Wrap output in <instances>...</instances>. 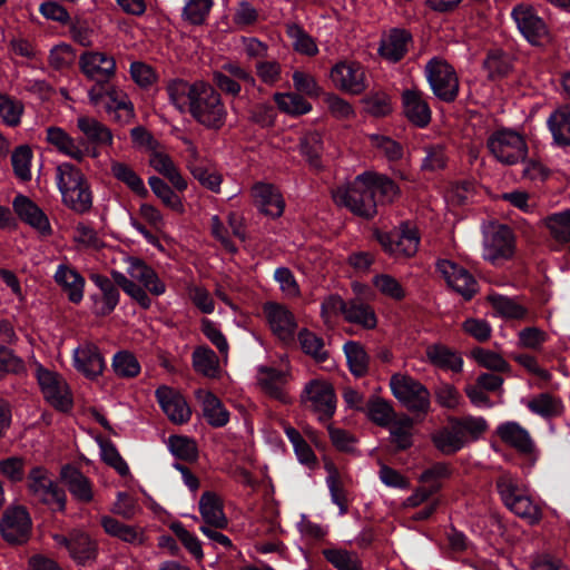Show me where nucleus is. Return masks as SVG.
Masks as SVG:
<instances>
[{"label":"nucleus","mask_w":570,"mask_h":570,"mask_svg":"<svg viewBox=\"0 0 570 570\" xmlns=\"http://www.w3.org/2000/svg\"><path fill=\"white\" fill-rule=\"evenodd\" d=\"M124 263L125 273L112 269L110 272L112 279L140 307L149 308L151 306L149 294L153 296L165 294L167 288L165 282L139 257L126 256Z\"/></svg>","instance_id":"f257e3e1"},{"label":"nucleus","mask_w":570,"mask_h":570,"mask_svg":"<svg viewBox=\"0 0 570 570\" xmlns=\"http://www.w3.org/2000/svg\"><path fill=\"white\" fill-rule=\"evenodd\" d=\"M56 183L62 203L77 213L88 212L92 206L89 184L81 170L63 161L56 167Z\"/></svg>","instance_id":"f03ea898"},{"label":"nucleus","mask_w":570,"mask_h":570,"mask_svg":"<svg viewBox=\"0 0 570 570\" xmlns=\"http://www.w3.org/2000/svg\"><path fill=\"white\" fill-rule=\"evenodd\" d=\"M370 171L357 175L352 183L338 186L332 191L336 205L346 207L353 214L371 218L376 214V199L368 184Z\"/></svg>","instance_id":"7ed1b4c3"},{"label":"nucleus","mask_w":570,"mask_h":570,"mask_svg":"<svg viewBox=\"0 0 570 570\" xmlns=\"http://www.w3.org/2000/svg\"><path fill=\"white\" fill-rule=\"evenodd\" d=\"M188 112L198 124L214 130L220 129L227 118V110L220 95L206 82L200 86V91Z\"/></svg>","instance_id":"20e7f679"},{"label":"nucleus","mask_w":570,"mask_h":570,"mask_svg":"<svg viewBox=\"0 0 570 570\" xmlns=\"http://www.w3.org/2000/svg\"><path fill=\"white\" fill-rule=\"evenodd\" d=\"M491 155L502 165L512 166L525 159L528 146L522 135L511 129H500L488 138Z\"/></svg>","instance_id":"39448f33"},{"label":"nucleus","mask_w":570,"mask_h":570,"mask_svg":"<svg viewBox=\"0 0 570 570\" xmlns=\"http://www.w3.org/2000/svg\"><path fill=\"white\" fill-rule=\"evenodd\" d=\"M393 396L412 412L428 413L431 406L429 390L410 375L393 374L390 379Z\"/></svg>","instance_id":"423d86ee"},{"label":"nucleus","mask_w":570,"mask_h":570,"mask_svg":"<svg viewBox=\"0 0 570 570\" xmlns=\"http://www.w3.org/2000/svg\"><path fill=\"white\" fill-rule=\"evenodd\" d=\"M425 77L431 90L442 101L452 102L459 94V79L455 70L446 61L431 59L425 66Z\"/></svg>","instance_id":"0eeeda50"},{"label":"nucleus","mask_w":570,"mask_h":570,"mask_svg":"<svg viewBox=\"0 0 570 570\" xmlns=\"http://www.w3.org/2000/svg\"><path fill=\"white\" fill-rule=\"evenodd\" d=\"M302 403L320 422L326 423L335 413L336 397L333 386L324 380L309 381L302 393Z\"/></svg>","instance_id":"6e6552de"},{"label":"nucleus","mask_w":570,"mask_h":570,"mask_svg":"<svg viewBox=\"0 0 570 570\" xmlns=\"http://www.w3.org/2000/svg\"><path fill=\"white\" fill-rule=\"evenodd\" d=\"M514 236L505 225H492L483 236L482 257L492 265H500L514 254Z\"/></svg>","instance_id":"1a4fd4ad"},{"label":"nucleus","mask_w":570,"mask_h":570,"mask_svg":"<svg viewBox=\"0 0 570 570\" xmlns=\"http://www.w3.org/2000/svg\"><path fill=\"white\" fill-rule=\"evenodd\" d=\"M28 489L30 493L53 510L63 511L66 494L51 479L47 469L35 466L28 474Z\"/></svg>","instance_id":"9d476101"},{"label":"nucleus","mask_w":570,"mask_h":570,"mask_svg":"<svg viewBox=\"0 0 570 570\" xmlns=\"http://www.w3.org/2000/svg\"><path fill=\"white\" fill-rule=\"evenodd\" d=\"M375 236L384 250L395 258L412 257L419 249V233L409 224H402L392 233L376 232Z\"/></svg>","instance_id":"9b49d317"},{"label":"nucleus","mask_w":570,"mask_h":570,"mask_svg":"<svg viewBox=\"0 0 570 570\" xmlns=\"http://www.w3.org/2000/svg\"><path fill=\"white\" fill-rule=\"evenodd\" d=\"M36 375L47 402L60 411H67L71 407V393L61 375L45 368L40 364L37 366Z\"/></svg>","instance_id":"f8f14e48"},{"label":"nucleus","mask_w":570,"mask_h":570,"mask_svg":"<svg viewBox=\"0 0 570 570\" xmlns=\"http://www.w3.org/2000/svg\"><path fill=\"white\" fill-rule=\"evenodd\" d=\"M330 78L335 88L351 95H360L367 88L365 68L357 61L337 62L332 67Z\"/></svg>","instance_id":"ddd939ff"},{"label":"nucleus","mask_w":570,"mask_h":570,"mask_svg":"<svg viewBox=\"0 0 570 570\" xmlns=\"http://www.w3.org/2000/svg\"><path fill=\"white\" fill-rule=\"evenodd\" d=\"M52 539L58 548H65L78 564L86 566L97 558V543L86 532L72 530L68 535L55 533Z\"/></svg>","instance_id":"4468645a"},{"label":"nucleus","mask_w":570,"mask_h":570,"mask_svg":"<svg viewBox=\"0 0 570 570\" xmlns=\"http://www.w3.org/2000/svg\"><path fill=\"white\" fill-rule=\"evenodd\" d=\"M497 435L500 440L514 449L521 455L535 462L539 458V451L530 432L515 421H507L497 426Z\"/></svg>","instance_id":"2eb2a0df"},{"label":"nucleus","mask_w":570,"mask_h":570,"mask_svg":"<svg viewBox=\"0 0 570 570\" xmlns=\"http://www.w3.org/2000/svg\"><path fill=\"white\" fill-rule=\"evenodd\" d=\"M436 269L443 276L448 286L465 301H470L478 293L479 284L476 279L459 264L449 259H441L436 264Z\"/></svg>","instance_id":"dca6fc26"},{"label":"nucleus","mask_w":570,"mask_h":570,"mask_svg":"<svg viewBox=\"0 0 570 570\" xmlns=\"http://www.w3.org/2000/svg\"><path fill=\"white\" fill-rule=\"evenodd\" d=\"M511 14L518 29L531 45L542 46L549 42L550 37L547 24L533 8L520 4L512 10Z\"/></svg>","instance_id":"f3484780"},{"label":"nucleus","mask_w":570,"mask_h":570,"mask_svg":"<svg viewBox=\"0 0 570 570\" xmlns=\"http://www.w3.org/2000/svg\"><path fill=\"white\" fill-rule=\"evenodd\" d=\"M263 309L272 333L285 344L293 343L298 326L293 312L274 302L266 303Z\"/></svg>","instance_id":"a211bd4d"},{"label":"nucleus","mask_w":570,"mask_h":570,"mask_svg":"<svg viewBox=\"0 0 570 570\" xmlns=\"http://www.w3.org/2000/svg\"><path fill=\"white\" fill-rule=\"evenodd\" d=\"M46 141L59 154L81 163L90 151L83 138L71 136L66 129L58 126L46 128Z\"/></svg>","instance_id":"6ab92c4d"},{"label":"nucleus","mask_w":570,"mask_h":570,"mask_svg":"<svg viewBox=\"0 0 570 570\" xmlns=\"http://www.w3.org/2000/svg\"><path fill=\"white\" fill-rule=\"evenodd\" d=\"M79 67L88 79L96 82H108L116 75L115 58L102 51H85L79 57Z\"/></svg>","instance_id":"aec40b11"},{"label":"nucleus","mask_w":570,"mask_h":570,"mask_svg":"<svg viewBox=\"0 0 570 570\" xmlns=\"http://www.w3.org/2000/svg\"><path fill=\"white\" fill-rule=\"evenodd\" d=\"M76 127L81 132L87 146L90 148L89 155L92 158L98 157L97 147H111L114 145V135L111 129L95 117L80 115L76 119Z\"/></svg>","instance_id":"412c9836"},{"label":"nucleus","mask_w":570,"mask_h":570,"mask_svg":"<svg viewBox=\"0 0 570 570\" xmlns=\"http://www.w3.org/2000/svg\"><path fill=\"white\" fill-rule=\"evenodd\" d=\"M291 374L287 370L261 365L257 367L256 381L259 389L269 397L283 403L289 402L287 386Z\"/></svg>","instance_id":"4be33fe9"},{"label":"nucleus","mask_w":570,"mask_h":570,"mask_svg":"<svg viewBox=\"0 0 570 570\" xmlns=\"http://www.w3.org/2000/svg\"><path fill=\"white\" fill-rule=\"evenodd\" d=\"M90 281L100 291L99 294L90 296L92 302L91 312L96 316H107L114 312L120 301V293L117 284L111 278L101 274H91Z\"/></svg>","instance_id":"5701e85b"},{"label":"nucleus","mask_w":570,"mask_h":570,"mask_svg":"<svg viewBox=\"0 0 570 570\" xmlns=\"http://www.w3.org/2000/svg\"><path fill=\"white\" fill-rule=\"evenodd\" d=\"M2 537L9 543H23L31 530V519L21 507L8 509L0 522Z\"/></svg>","instance_id":"b1692460"},{"label":"nucleus","mask_w":570,"mask_h":570,"mask_svg":"<svg viewBox=\"0 0 570 570\" xmlns=\"http://www.w3.org/2000/svg\"><path fill=\"white\" fill-rule=\"evenodd\" d=\"M155 394L160 407L171 422L183 424L190 419L191 411L179 392L163 385L156 390Z\"/></svg>","instance_id":"393cba45"},{"label":"nucleus","mask_w":570,"mask_h":570,"mask_svg":"<svg viewBox=\"0 0 570 570\" xmlns=\"http://www.w3.org/2000/svg\"><path fill=\"white\" fill-rule=\"evenodd\" d=\"M73 366L86 377L94 380L102 374L106 363L97 345L83 343L73 351Z\"/></svg>","instance_id":"a878e982"},{"label":"nucleus","mask_w":570,"mask_h":570,"mask_svg":"<svg viewBox=\"0 0 570 570\" xmlns=\"http://www.w3.org/2000/svg\"><path fill=\"white\" fill-rule=\"evenodd\" d=\"M403 112L406 119L419 128L426 127L431 121L432 111L417 89H406L402 94Z\"/></svg>","instance_id":"bb28decb"},{"label":"nucleus","mask_w":570,"mask_h":570,"mask_svg":"<svg viewBox=\"0 0 570 570\" xmlns=\"http://www.w3.org/2000/svg\"><path fill=\"white\" fill-rule=\"evenodd\" d=\"M250 193L255 205L262 213L273 218L282 216L285 203L279 191L272 184L256 183L253 185Z\"/></svg>","instance_id":"cd10ccee"},{"label":"nucleus","mask_w":570,"mask_h":570,"mask_svg":"<svg viewBox=\"0 0 570 570\" xmlns=\"http://www.w3.org/2000/svg\"><path fill=\"white\" fill-rule=\"evenodd\" d=\"M13 209L19 218L43 235L51 233L48 217L42 209L24 195H18L12 202Z\"/></svg>","instance_id":"c85d7f7f"},{"label":"nucleus","mask_w":570,"mask_h":570,"mask_svg":"<svg viewBox=\"0 0 570 570\" xmlns=\"http://www.w3.org/2000/svg\"><path fill=\"white\" fill-rule=\"evenodd\" d=\"M204 81L188 82L183 79H173L168 81L166 91L170 104L180 112L190 110L194 99L200 91Z\"/></svg>","instance_id":"c756f323"},{"label":"nucleus","mask_w":570,"mask_h":570,"mask_svg":"<svg viewBox=\"0 0 570 570\" xmlns=\"http://www.w3.org/2000/svg\"><path fill=\"white\" fill-rule=\"evenodd\" d=\"M195 396L202 405L206 421L212 426L222 428L228 423L229 412L214 393L199 389L195 392Z\"/></svg>","instance_id":"7c9ffc66"},{"label":"nucleus","mask_w":570,"mask_h":570,"mask_svg":"<svg viewBox=\"0 0 570 570\" xmlns=\"http://www.w3.org/2000/svg\"><path fill=\"white\" fill-rule=\"evenodd\" d=\"M198 509L204 525H210L215 529H225L228 524L227 517L224 512L223 502L219 497L210 491H206L200 495Z\"/></svg>","instance_id":"2f4dec72"},{"label":"nucleus","mask_w":570,"mask_h":570,"mask_svg":"<svg viewBox=\"0 0 570 570\" xmlns=\"http://www.w3.org/2000/svg\"><path fill=\"white\" fill-rule=\"evenodd\" d=\"M104 107L106 112L120 124L130 122L135 116L134 106L126 92L114 86H108Z\"/></svg>","instance_id":"473e14b6"},{"label":"nucleus","mask_w":570,"mask_h":570,"mask_svg":"<svg viewBox=\"0 0 570 570\" xmlns=\"http://www.w3.org/2000/svg\"><path fill=\"white\" fill-rule=\"evenodd\" d=\"M53 278L67 293L70 302H81L83 298L85 278L76 269L67 264H60Z\"/></svg>","instance_id":"72a5a7b5"},{"label":"nucleus","mask_w":570,"mask_h":570,"mask_svg":"<svg viewBox=\"0 0 570 570\" xmlns=\"http://www.w3.org/2000/svg\"><path fill=\"white\" fill-rule=\"evenodd\" d=\"M411 35L403 29H393L381 40L380 55L389 61L396 62L407 51Z\"/></svg>","instance_id":"f704fd0d"},{"label":"nucleus","mask_w":570,"mask_h":570,"mask_svg":"<svg viewBox=\"0 0 570 570\" xmlns=\"http://www.w3.org/2000/svg\"><path fill=\"white\" fill-rule=\"evenodd\" d=\"M149 165L160 175L166 177L175 189L184 191L188 187L187 179L181 175L171 157L165 153L154 151L149 158Z\"/></svg>","instance_id":"c9c22d12"},{"label":"nucleus","mask_w":570,"mask_h":570,"mask_svg":"<svg viewBox=\"0 0 570 570\" xmlns=\"http://www.w3.org/2000/svg\"><path fill=\"white\" fill-rule=\"evenodd\" d=\"M100 523L107 534L126 543L141 546L145 542V533L140 528L125 524L109 515H104Z\"/></svg>","instance_id":"e433bc0d"},{"label":"nucleus","mask_w":570,"mask_h":570,"mask_svg":"<svg viewBox=\"0 0 570 570\" xmlns=\"http://www.w3.org/2000/svg\"><path fill=\"white\" fill-rule=\"evenodd\" d=\"M61 479L71 495L81 502H90L94 498L92 485L87 476L72 466L61 470Z\"/></svg>","instance_id":"4c0bfd02"},{"label":"nucleus","mask_w":570,"mask_h":570,"mask_svg":"<svg viewBox=\"0 0 570 570\" xmlns=\"http://www.w3.org/2000/svg\"><path fill=\"white\" fill-rule=\"evenodd\" d=\"M344 320L365 330H372L377 325L374 308L358 298L347 301Z\"/></svg>","instance_id":"58836bf2"},{"label":"nucleus","mask_w":570,"mask_h":570,"mask_svg":"<svg viewBox=\"0 0 570 570\" xmlns=\"http://www.w3.org/2000/svg\"><path fill=\"white\" fill-rule=\"evenodd\" d=\"M495 484L502 502L510 511L528 494L519 479L509 472L500 474Z\"/></svg>","instance_id":"ea45409f"},{"label":"nucleus","mask_w":570,"mask_h":570,"mask_svg":"<svg viewBox=\"0 0 570 570\" xmlns=\"http://www.w3.org/2000/svg\"><path fill=\"white\" fill-rule=\"evenodd\" d=\"M488 301L500 317L517 321L530 320L528 308L514 298L493 293L488 296Z\"/></svg>","instance_id":"a19ab883"},{"label":"nucleus","mask_w":570,"mask_h":570,"mask_svg":"<svg viewBox=\"0 0 570 570\" xmlns=\"http://www.w3.org/2000/svg\"><path fill=\"white\" fill-rule=\"evenodd\" d=\"M549 130L556 144L570 146V106L556 109L547 120Z\"/></svg>","instance_id":"79ce46f5"},{"label":"nucleus","mask_w":570,"mask_h":570,"mask_svg":"<svg viewBox=\"0 0 570 570\" xmlns=\"http://www.w3.org/2000/svg\"><path fill=\"white\" fill-rule=\"evenodd\" d=\"M432 441L435 448L444 454H453L460 451L466 443L462 431L455 426L454 420L451 421L450 428L436 431L432 436Z\"/></svg>","instance_id":"37998d69"},{"label":"nucleus","mask_w":570,"mask_h":570,"mask_svg":"<svg viewBox=\"0 0 570 570\" xmlns=\"http://www.w3.org/2000/svg\"><path fill=\"white\" fill-rule=\"evenodd\" d=\"M110 170L114 177L125 184L132 193L140 197L148 196V189L142 178L129 165L111 160Z\"/></svg>","instance_id":"c03bdc74"},{"label":"nucleus","mask_w":570,"mask_h":570,"mask_svg":"<svg viewBox=\"0 0 570 570\" xmlns=\"http://www.w3.org/2000/svg\"><path fill=\"white\" fill-rule=\"evenodd\" d=\"M193 366L197 373L215 379L219 375V360L216 353L207 346H198L191 355Z\"/></svg>","instance_id":"a18cd8bd"},{"label":"nucleus","mask_w":570,"mask_h":570,"mask_svg":"<svg viewBox=\"0 0 570 570\" xmlns=\"http://www.w3.org/2000/svg\"><path fill=\"white\" fill-rule=\"evenodd\" d=\"M524 404L533 414L542 417H554L563 411L562 401L550 393L538 394Z\"/></svg>","instance_id":"49530a36"},{"label":"nucleus","mask_w":570,"mask_h":570,"mask_svg":"<svg viewBox=\"0 0 570 570\" xmlns=\"http://www.w3.org/2000/svg\"><path fill=\"white\" fill-rule=\"evenodd\" d=\"M542 224L557 243L570 242V209L548 215Z\"/></svg>","instance_id":"de8ad7c7"},{"label":"nucleus","mask_w":570,"mask_h":570,"mask_svg":"<svg viewBox=\"0 0 570 570\" xmlns=\"http://www.w3.org/2000/svg\"><path fill=\"white\" fill-rule=\"evenodd\" d=\"M286 35L292 41L293 49L299 55L314 57L318 53L316 41L299 24L287 23Z\"/></svg>","instance_id":"09e8293b"},{"label":"nucleus","mask_w":570,"mask_h":570,"mask_svg":"<svg viewBox=\"0 0 570 570\" xmlns=\"http://www.w3.org/2000/svg\"><path fill=\"white\" fill-rule=\"evenodd\" d=\"M425 353L428 360L435 366L453 372H460L462 370V357L443 345H430Z\"/></svg>","instance_id":"8fccbe9b"},{"label":"nucleus","mask_w":570,"mask_h":570,"mask_svg":"<svg viewBox=\"0 0 570 570\" xmlns=\"http://www.w3.org/2000/svg\"><path fill=\"white\" fill-rule=\"evenodd\" d=\"M370 178L368 184L376 199V205L379 203H392L399 196L400 189L392 179L372 171H370Z\"/></svg>","instance_id":"3c124183"},{"label":"nucleus","mask_w":570,"mask_h":570,"mask_svg":"<svg viewBox=\"0 0 570 570\" xmlns=\"http://www.w3.org/2000/svg\"><path fill=\"white\" fill-rule=\"evenodd\" d=\"M297 340L302 351L316 362H324L327 358L328 353L325 348L324 341L314 332L303 328L298 332Z\"/></svg>","instance_id":"603ef678"},{"label":"nucleus","mask_w":570,"mask_h":570,"mask_svg":"<svg viewBox=\"0 0 570 570\" xmlns=\"http://www.w3.org/2000/svg\"><path fill=\"white\" fill-rule=\"evenodd\" d=\"M343 350L352 374L357 377L365 375L368 370V356L364 347L357 342L348 341Z\"/></svg>","instance_id":"864d4df0"},{"label":"nucleus","mask_w":570,"mask_h":570,"mask_svg":"<svg viewBox=\"0 0 570 570\" xmlns=\"http://www.w3.org/2000/svg\"><path fill=\"white\" fill-rule=\"evenodd\" d=\"M323 554L336 570H362V561L354 551L332 548L324 550Z\"/></svg>","instance_id":"5fc2aeb1"},{"label":"nucleus","mask_w":570,"mask_h":570,"mask_svg":"<svg viewBox=\"0 0 570 570\" xmlns=\"http://www.w3.org/2000/svg\"><path fill=\"white\" fill-rule=\"evenodd\" d=\"M111 366L115 374L121 379H134L141 371L139 361L129 351L117 352L112 357Z\"/></svg>","instance_id":"6e6d98bb"},{"label":"nucleus","mask_w":570,"mask_h":570,"mask_svg":"<svg viewBox=\"0 0 570 570\" xmlns=\"http://www.w3.org/2000/svg\"><path fill=\"white\" fill-rule=\"evenodd\" d=\"M24 111L23 104L9 95L0 94V120L8 127H17Z\"/></svg>","instance_id":"4d7b16f0"},{"label":"nucleus","mask_w":570,"mask_h":570,"mask_svg":"<svg viewBox=\"0 0 570 570\" xmlns=\"http://www.w3.org/2000/svg\"><path fill=\"white\" fill-rule=\"evenodd\" d=\"M148 184L153 193L163 202V204L177 213H184V205L179 196L161 178L151 176Z\"/></svg>","instance_id":"13d9d810"},{"label":"nucleus","mask_w":570,"mask_h":570,"mask_svg":"<svg viewBox=\"0 0 570 570\" xmlns=\"http://www.w3.org/2000/svg\"><path fill=\"white\" fill-rule=\"evenodd\" d=\"M373 286L383 296L400 302L406 297L404 286L390 274H379L373 277Z\"/></svg>","instance_id":"bf43d9fd"},{"label":"nucleus","mask_w":570,"mask_h":570,"mask_svg":"<svg viewBox=\"0 0 570 570\" xmlns=\"http://www.w3.org/2000/svg\"><path fill=\"white\" fill-rule=\"evenodd\" d=\"M274 100L277 107L291 115H304L312 110V105L298 94L277 92L274 95Z\"/></svg>","instance_id":"052dcab7"},{"label":"nucleus","mask_w":570,"mask_h":570,"mask_svg":"<svg viewBox=\"0 0 570 570\" xmlns=\"http://www.w3.org/2000/svg\"><path fill=\"white\" fill-rule=\"evenodd\" d=\"M189 173L204 188L215 194L220 193L223 176L216 169L205 164L202 166L189 165Z\"/></svg>","instance_id":"680f3d73"},{"label":"nucleus","mask_w":570,"mask_h":570,"mask_svg":"<svg viewBox=\"0 0 570 570\" xmlns=\"http://www.w3.org/2000/svg\"><path fill=\"white\" fill-rule=\"evenodd\" d=\"M367 416L375 424L387 426L393 421L394 410L391 402L381 397H372L367 402Z\"/></svg>","instance_id":"e2e57ef3"},{"label":"nucleus","mask_w":570,"mask_h":570,"mask_svg":"<svg viewBox=\"0 0 570 570\" xmlns=\"http://www.w3.org/2000/svg\"><path fill=\"white\" fill-rule=\"evenodd\" d=\"M168 448L171 454L180 460L195 461L198 456L196 442L187 436L171 435L168 439Z\"/></svg>","instance_id":"0e129e2a"},{"label":"nucleus","mask_w":570,"mask_h":570,"mask_svg":"<svg viewBox=\"0 0 570 570\" xmlns=\"http://www.w3.org/2000/svg\"><path fill=\"white\" fill-rule=\"evenodd\" d=\"M323 150L322 137L318 132H309L301 141V154L309 166L320 169L322 167L321 154Z\"/></svg>","instance_id":"69168bd1"},{"label":"nucleus","mask_w":570,"mask_h":570,"mask_svg":"<svg viewBox=\"0 0 570 570\" xmlns=\"http://www.w3.org/2000/svg\"><path fill=\"white\" fill-rule=\"evenodd\" d=\"M32 150L27 145L17 147L11 155V164L14 175L22 181L31 179Z\"/></svg>","instance_id":"338daca9"},{"label":"nucleus","mask_w":570,"mask_h":570,"mask_svg":"<svg viewBox=\"0 0 570 570\" xmlns=\"http://www.w3.org/2000/svg\"><path fill=\"white\" fill-rule=\"evenodd\" d=\"M423 150L425 156L421 163L422 170L436 171L445 168L448 163V155L443 145H426L424 146Z\"/></svg>","instance_id":"774afa93"}]
</instances>
